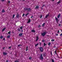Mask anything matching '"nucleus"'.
I'll return each instance as SVG.
<instances>
[{"label": "nucleus", "mask_w": 62, "mask_h": 62, "mask_svg": "<svg viewBox=\"0 0 62 62\" xmlns=\"http://www.w3.org/2000/svg\"><path fill=\"white\" fill-rule=\"evenodd\" d=\"M45 6V5H43V6H42V7H44Z\"/></svg>", "instance_id": "58836bf2"}, {"label": "nucleus", "mask_w": 62, "mask_h": 62, "mask_svg": "<svg viewBox=\"0 0 62 62\" xmlns=\"http://www.w3.org/2000/svg\"><path fill=\"white\" fill-rule=\"evenodd\" d=\"M36 41H38V39H39V37H36Z\"/></svg>", "instance_id": "4468645a"}, {"label": "nucleus", "mask_w": 62, "mask_h": 62, "mask_svg": "<svg viewBox=\"0 0 62 62\" xmlns=\"http://www.w3.org/2000/svg\"><path fill=\"white\" fill-rule=\"evenodd\" d=\"M43 56H46V54L45 53H44L43 54Z\"/></svg>", "instance_id": "f3484780"}, {"label": "nucleus", "mask_w": 62, "mask_h": 62, "mask_svg": "<svg viewBox=\"0 0 62 62\" xmlns=\"http://www.w3.org/2000/svg\"><path fill=\"white\" fill-rule=\"evenodd\" d=\"M3 40H5V38H3Z\"/></svg>", "instance_id": "de8ad7c7"}, {"label": "nucleus", "mask_w": 62, "mask_h": 62, "mask_svg": "<svg viewBox=\"0 0 62 62\" xmlns=\"http://www.w3.org/2000/svg\"><path fill=\"white\" fill-rule=\"evenodd\" d=\"M62 36V33L60 35V37H61V36Z\"/></svg>", "instance_id": "79ce46f5"}, {"label": "nucleus", "mask_w": 62, "mask_h": 62, "mask_svg": "<svg viewBox=\"0 0 62 62\" xmlns=\"http://www.w3.org/2000/svg\"><path fill=\"white\" fill-rule=\"evenodd\" d=\"M56 36H58V34H56Z\"/></svg>", "instance_id": "bf43d9fd"}, {"label": "nucleus", "mask_w": 62, "mask_h": 62, "mask_svg": "<svg viewBox=\"0 0 62 62\" xmlns=\"http://www.w3.org/2000/svg\"><path fill=\"white\" fill-rule=\"evenodd\" d=\"M8 3H10V1H8Z\"/></svg>", "instance_id": "4d7b16f0"}, {"label": "nucleus", "mask_w": 62, "mask_h": 62, "mask_svg": "<svg viewBox=\"0 0 62 62\" xmlns=\"http://www.w3.org/2000/svg\"><path fill=\"white\" fill-rule=\"evenodd\" d=\"M31 31L32 32H34V33H35V31L34 30H32Z\"/></svg>", "instance_id": "2eb2a0df"}, {"label": "nucleus", "mask_w": 62, "mask_h": 62, "mask_svg": "<svg viewBox=\"0 0 62 62\" xmlns=\"http://www.w3.org/2000/svg\"><path fill=\"white\" fill-rule=\"evenodd\" d=\"M56 50H55V53H56Z\"/></svg>", "instance_id": "6e6d98bb"}, {"label": "nucleus", "mask_w": 62, "mask_h": 62, "mask_svg": "<svg viewBox=\"0 0 62 62\" xmlns=\"http://www.w3.org/2000/svg\"><path fill=\"white\" fill-rule=\"evenodd\" d=\"M3 54L4 55H7V54H8V53H5V52H3Z\"/></svg>", "instance_id": "39448f33"}, {"label": "nucleus", "mask_w": 62, "mask_h": 62, "mask_svg": "<svg viewBox=\"0 0 62 62\" xmlns=\"http://www.w3.org/2000/svg\"><path fill=\"white\" fill-rule=\"evenodd\" d=\"M45 41V40L44 39H43L42 40V42H44Z\"/></svg>", "instance_id": "4c0bfd02"}, {"label": "nucleus", "mask_w": 62, "mask_h": 62, "mask_svg": "<svg viewBox=\"0 0 62 62\" xmlns=\"http://www.w3.org/2000/svg\"><path fill=\"white\" fill-rule=\"evenodd\" d=\"M11 48V46L9 47L8 49H10Z\"/></svg>", "instance_id": "a19ab883"}, {"label": "nucleus", "mask_w": 62, "mask_h": 62, "mask_svg": "<svg viewBox=\"0 0 62 62\" xmlns=\"http://www.w3.org/2000/svg\"><path fill=\"white\" fill-rule=\"evenodd\" d=\"M7 38L9 39V38H10V36L8 35L7 36Z\"/></svg>", "instance_id": "5701e85b"}, {"label": "nucleus", "mask_w": 62, "mask_h": 62, "mask_svg": "<svg viewBox=\"0 0 62 62\" xmlns=\"http://www.w3.org/2000/svg\"><path fill=\"white\" fill-rule=\"evenodd\" d=\"M42 17V15H41L40 17V18H41Z\"/></svg>", "instance_id": "a878e982"}, {"label": "nucleus", "mask_w": 62, "mask_h": 62, "mask_svg": "<svg viewBox=\"0 0 62 62\" xmlns=\"http://www.w3.org/2000/svg\"><path fill=\"white\" fill-rule=\"evenodd\" d=\"M28 14H29V13H28L27 14H26L25 15L26 16H27V15H28Z\"/></svg>", "instance_id": "c85d7f7f"}, {"label": "nucleus", "mask_w": 62, "mask_h": 62, "mask_svg": "<svg viewBox=\"0 0 62 62\" xmlns=\"http://www.w3.org/2000/svg\"><path fill=\"white\" fill-rule=\"evenodd\" d=\"M5 0H1V1H2V2H4Z\"/></svg>", "instance_id": "a18cd8bd"}, {"label": "nucleus", "mask_w": 62, "mask_h": 62, "mask_svg": "<svg viewBox=\"0 0 62 62\" xmlns=\"http://www.w3.org/2000/svg\"><path fill=\"white\" fill-rule=\"evenodd\" d=\"M40 44L39 45L40 46H41V43H40V42H39Z\"/></svg>", "instance_id": "e433bc0d"}, {"label": "nucleus", "mask_w": 62, "mask_h": 62, "mask_svg": "<svg viewBox=\"0 0 62 62\" xmlns=\"http://www.w3.org/2000/svg\"><path fill=\"white\" fill-rule=\"evenodd\" d=\"M55 54H56V52L55 53Z\"/></svg>", "instance_id": "0e129e2a"}, {"label": "nucleus", "mask_w": 62, "mask_h": 62, "mask_svg": "<svg viewBox=\"0 0 62 62\" xmlns=\"http://www.w3.org/2000/svg\"><path fill=\"white\" fill-rule=\"evenodd\" d=\"M1 12H2L3 13H4V12H5V10H4V9H2V10Z\"/></svg>", "instance_id": "ddd939ff"}, {"label": "nucleus", "mask_w": 62, "mask_h": 62, "mask_svg": "<svg viewBox=\"0 0 62 62\" xmlns=\"http://www.w3.org/2000/svg\"><path fill=\"white\" fill-rule=\"evenodd\" d=\"M39 49L41 52H43V49L42 47H40Z\"/></svg>", "instance_id": "20e7f679"}, {"label": "nucleus", "mask_w": 62, "mask_h": 62, "mask_svg": "<svg viewBox=\"0 0 62 62\" xmlns=\"http://www.w3.org/2000/svg\"><path fill=\"white\" fill-rule=\"evenodd\" d=\"M46 45V44L45 43H44V46H46V45Z\"/></svg>", "instance_id": "412c9836"}, {"label": "nucleus", "mask_w": 62, "mask_h": 62, "mask_svg": "<svg viewBox=\"0 0 62 62\" xmlns=\"http://www.w3.org/2000/svg\"><path fill=\"white\" fill-rule=\"evenodd\" d=\"M50 54H51V55H52V52H50Z\"/></svg>", "instance_id": "c03bdc74"}, {"label": "nucleus", "mask_w": 62, "mask_h": 62, "mask_svg": "<svg viewBox=\"0 0 62 62\" xmlns=\"http://www.w3.org/2000/svg\"><path fill=\"white\" fill-rule=\"evenodd\" d=\"M53 1H54V0H52Z\"/></svg>", "instance_id": "680f3d73"}, {"label": "nucleus", "mask_w": 62, "mask_h": 62, "mask_svg": "<svg viewBox=\"0 0 62 62\" xmlns=\"http://www.w3.org/2000/svg\"><path fill=\"white\" fill-rule=\"evenodd\" d=\"M6 62H8V61L7 60V61H6Z\"/></svg>", "instance_id": "603ef678"}, {"label": "nucleus", "mask_w": 62, "mask_h": 62, "mask_svg": "<svg viewBox=\"0 0 62 62\" xmlns=\"http://www.w3.org/2000/svg\"><path fill=\"white\" fill-rule=\"evenodd\" d=\"M41 26L40 25H39V26H38V27H40Z\"/></svg>", "instance_id": "8fccbe9b"}, {"label": "nucleus", "mask_w": 62, "mask_h": 62, "mask_svg": "<svg viewBox=\"0 0 62 62\" xmlns=\"http://www.w3.org/2000/svg\"><path fill=\"white\" fill-rule=\"evenodd\" d=\"M49 14H48L47 15H46V16L45 18H47L48 16H49Z\"/></svg>", "instance_id": "6e6552de"}, {"label": "nucleus", "mask_w": 62, "mask_h": 62, "mask_svg": "<svg viewBox=\"0 0 62 62\" xmlns=\"http://www.w3.org/2000/svg\"><path fill=\"white\" fill-rule=\"evenodd\" d=\"M24 10H27L28 11H31V8H24Z\"/></svg>", "instance_id": "f03ea898"}, {"label": "nucleus", "mask_w": 62, "mask_h": 62, "mask_svg": "<svg viewBox=\"0 0 62 62\" xmlns=\"http://www.w3.org/2000/svg\"><path fill=\"white\" fill-rule=\"evenodd\" d=\"M23 1H25V0H23Z\"/></svg>", "instance_id": "69168bd1"}, {"label": "nucleus", "mask_w": 62, "mask_h": 62, "mask_svg": "<svg viewBox=\"0 0 62 62\" xmlns=\"http://www.w3.org/2000/svg\"><path fill=\"white\" fill-rule=\"evenodd\" d=\"M31 22V20H30V19H29V20L28 21V22H27V23H30V22Z\"/></svg>", "instance_id": "423d86ee"}, {"label": "nucleus", "mask_w": 62, "mask_h": 62, "mask_svg": "<svg viewBox=\"0 0 62 62\" xmlns=\"http://www.w3.org/2000/svg\"><path fill=\"white\" fill-rule=\"evenodd\" d=\"M16 55H17V54H15V56L17 57V56Z\"/></svg>", "instance_id": "ea45409f"}, {"label": "nucleus", "mask_w": 62, "mask_h": 62, "mask_svg": "<svg viewBox=\"0 0 62 62\" xmlns=\"http://www.w3.org/2000/svg\"><path fill=\"white\" fill-rule=\"evenodd\" d=\"M29 59H32V57H30L29 58Z\"/></svg>", "instance_id": "7c9ffc66"}, {"label": "nucleus", "mask_w": 62, "mask_h": 62, "mask_svg": "<svg viewBox=\"0 0 62 62\" xmlns=\"http://www.w3.org/2000/svg\"><path fill=\"white\" fill-rule=\"evenodd\" d=\"M56 47L55 46H54V48H55Z\"/></svg>", "instance_id": "e2e57ef3"}, {"label": "nucleus", "mask_w": 62, "mask_h": 62, "mask_svg": "<svg viewBox=\"0 0 62 62\" xmlns=\"http://www.w3.org/2000/svg\"><path fill=\"white\" fill-rule=\"evenodd\" d=\"M17 30L18 31H21V30H20V29L18 28V29H17Z\"/></svg>", "instance_id": "b1692460"}, {"label": "nucleus", "mask_w": 62, "mask_h": 62, "mask_svg": "<svg viewBox=\"0 0 62 62\" xmlns=\"http://www.w3.org/2000/svg\"><path fill=\"white\" fill-rule=\"evenodd\" d=\"M57 33H59V31H58Z\"/></svg>", "instance_id": "3c124183"}, {"label": "nucleus", "mask_w": 62, "mask_h": 62, "mask_svg": "<svg viewBox=\"0 0 62 62\" xmlns=\"http://www.w3.org/2000/svg\"><path fill=\"white\" fill-rule=\"evenodd\" d=\"M20 29H21V30L22 29L23 27L21 26V27H20Z\"/></svg>", "instance_id": "cd10ccee"}, {"label": "nucleus", "mask_w": 62, "mask_h": 62, "mask_svg": "<svg viewBox=\"0 0 62 62\" xmlns=\"http://www.w3.org/2000/svg\"><path fill=\"white\" fill-rule=\"evenodd\" d=\"M60 25H61V24H59V26H60Z\"/></svg>", "instance_id": "09e8293b"}, {"label": "nucleus", "mask_w": 62, "mask_h": 62, "mask_svg": "<svg viewBox=\"0 0 62 62\" xmlns=\"http://www.w3.org/2000/svg\"><path fill=\"white\" fill-rule=\"evenodd\" d=\"M45 23H44L42 24V27H43L44 26V25H45Z\"/></svg>", "instance_id": "f8f14e48"}, {"label": "nucleus", "mask_w": 62, "mask_h": 62, "mask_svg": "<svg viewBox=\"0 0 62 62\" xmlns=\"http://www.w3.org/2000/svg\"><path fill=\"white\" fill-rule=\"evenodd\" d=\"M22 35H23V34L22 33H20L19 35V36H22Z\"/></svg>", "instance_id": "9b49d317"}, {"label": "nucleus", "mask_w": 62, "mask_h": 62, "mask_svg": "<svg viewBox=\"0 0 62 62\" xmlns=\"http://www.w3.org/2000/svg\"><path fill=\"white\" fill-rule=\"evenodd\" d=\"M24 16V14H23L22 16L23 17V16Z\"/></svg>", "instance_id": "37998d69"}, {"label": "nucleus", "mask_w": 62, "mask_h": 62, "mask_svg": "<svg viewBox=\"0 0 62 62\" xmlns=\"http://www.w3.org/2000/svg\"><path fill=\"white\" fill-rule=\"evenodd\" d=\"M55 20H57V18L56 17H55Z\"/></svg>", "instance_id": "49530a36"}, {"label": "nucleus", "mask_w": 62, "mask_h": 62, "mask_svg": "<svg viewBox=\"0 0 62 62\" xmlns=\"http://www.w3.org/2000/svg\"><path fill=\"white\" fill-rule=\"evenodd\" d=\"M15 62H19V61L17 60H16V61H15Z\"/></svg>", "instance_id": "4be33fe9"}, {"label": "nucleus", "mask_w": 62, "mask_h": 62, "mask_svg": "<svg viewBox=\"0 0 62 62\" xmlns=\"http://www.w3.org/2000/svg\"><path fill=\"white\" fill-rule=\"evenodd\" d=\"M18 47H20V46H22L21 45H18Z\"/></svg>", "instance_id": "bb28decb"}, {"label": "nucleus", "mask_w": 62, "mask_h": 62, "mask_svg": "<svg viewBox=\"0 0 62 62\" xmlns=\"http://www.w3.org/2000/svg\"><path fill=\"white\" fill-rule=\"evenodd\" d=\"M8 34H10V31H9V32H8Z\"/></svg>", "instance_id": "c9c22d12"}, {"label": "nucleus", "mask_w": 62, "mask_h": 62, "mask_svg": "<svg viewBox=\"0 0 62 62\" xmlns=\"http://www.w3.org/2000/svg\"><path fill=\"white\" fill-rule=\"evenodd\" d=\"M56 20L57 22V23H58V19H56Z\"/></svg>", "instance_id": "473e14b6"}, {"label": "nucleus", "mask_w": 62, "mask_h": 62, "mask_svg": "<svg viewBox=\"0 0 62 62\" xmlns=\"http://www.w3.org/2000/svg\"><path fill=\"white\" fill-rule=\"evenodd\" d=\"M21 31V32H23V30H22Z\"/></svg>", "instance_id": "13d9d810"}, {"label": "nucleus", "mask_w": 62, "mask_h": 62, "mask_svg": "<svg viewBox=\"0 0 62 62\" xmlns=\"http://www.w3.org/2000/svg\"><path fill=\"white\" fill-rule=\"evenodd\" d=\"M31 18H33V16H32L31 17Z\"/></svg>", "instance_id": "864d4df0"}, {"label": "nucleus", "mask_w": 62, "mask_h": 62, "mask_svg": "<svg viewBox=\"0 0 62 62\" xmlns=\"http://www.w3.org/2000/svg\"><path fill=\"white\" fill-rule=\"evenodd\" d=\"M19 16H20L19 15V14H17V16H16V17H17V18H19Z\"/></svg>", "instance_id": "0eeeda50"}, {"label": "nucleus", "mask_w": 62, "mask_h": 62, "mask_svg": "<svg viewBox=\"0 0 62 62\" xmlns=\"http://www.w3.org/2000/svg\"><path fill=\"white\" fill-rule=\"evenodd\" d=\"M15 16V15H14L13 16V18H14V16Z\"/></svg>", "instance_id": "393cba45"}, {"label": "nucleus", "mask_w": 62, "mask_h": 62, "mask_svg": "<svg viewBox=\"0 0 62 62\" xmlns=\"http://www.w3.org/2000/svg\"><path fill=\"white\" fill-rule=\"evenodd\" d=\"M28 46H27L26 47V51H28Z\"/></svg>", "instance_id": "9d476101"}, {"label": "nucleus", "mask_w": 62, "mask_h": 62, "mask_svg": "<svg viewBox=\"0 0 62 62\" xmlns=\"http://www.w3.org/2000/svg\"><path fill=\"white\" fill-rule=\"evenodd\" d=\"M38 45H39V43H37V44L35 45V47H37Z\"/></svg>", "instance_id": "a211bd4d"}, {"label": "nucleus", "mask_w": 62, "mask_h": 62, "mask_svg": "<svg viewBox=\"0 0 62 62\" xmlns=\"http://www.w3.org/2000/svg\"><path fill=\"white\" fill-rule=\"evenodd\" d=\"M36 9H37L38 8H39V6H37L36 7Z\"/></svg>", "instance_id": "aec40b11"}, {"label": "nucleus", "mask_w": 62, "mask_h": 62, "mask_svg": "<svg viewBox=\"0 0 62 62\" xmlns=\"http://www.w3.org/2000/svg\"><path fill=\"white\" fill-rule=\"evenodd\" d=\"M60 14H59L58 15V18H59V17H60Z\"/></svg>", "instance_id": "dca6fc26"}, {"label": "nucleus", "mask_w": 62, "mask_h": 62, "mask_svg": "<svg viewBox=\"0 0 62 62\" xmlns=\"http://www.w3.org/2000/svg\"><path fill=\"white\" fill-rule=\"evenodd\" d=\"M3 36H0V38L1 39H3Z\"/></svg>", "instance_id": "6ab92c4d"}, {"label": "nucleus", "mask_w": 62, "mask_h": 62, "mask_svg": "<svg viewBox=\"0 0 62 62\" xmlns=\"http://www.w3.org/2000/svg\"><path fill=\"white\" fill-rule=\"evenodd\" d=\"M52 62H54V60L53 59H52Z\"/></svg>", "instance_id": "2f4dec72"}, {"label": "nucleus", "mask_w": 62, "mask_h": 62, "mask_svg": "<svg viewBox=\"0 0 62 62\" xmlns=\"http://www.w3.org/2000/svg\"><path fill=\"white\" fill-rule=\"evenodd\" d=\"M50 44H51V43H50V42H49V43H48V45H50Z\"/></svg>", "instance_id": "c756f323"}, {"label": "nucleus", "mask_w": 62, "mask_h": 62, "mask_svg": "<svg viewBox=\"0 0 62 62\" xmlns=\"http://www.w3.org/2000/svg\"><path fill=\"white\" fill-rule=\"evenodd\" d=\"M24 39V40H25V39Z\"/></svg>", "instance_id": "774afa93"}, {"label": "nucleus", "mask_w": 62, "mask_h": 62, "mask_svg": "<svg viewBox=\"0 0 62 62\" xmlns=\"http://www.w3.org/2000/svg\"><path fill=\"white\" fill-rule=\"evenodd\" d=\"M47 37H48V36L49 37V36H49V35H47Z\"/></svg>", "instance_id": "052dcab7"}, {"label": "nucleus", "mask_w": 62, "mask_h": 62, "mask_svg": "<svg viewBox=\"0 0 62 62\" xmlns=\"http://www.w3.org/2000/svg\"><path fill=\"white\" fill-rule=\"evenodd\" d=\"M61 3V2L60 1H59L57 2L58 4H59V3Z\"/></svg>", "instance_id": "f704fd0d"}, {"label": "nucleus", "mask_w": 62, "mask_h": 62, "mask_svg": "<svg viewBox=\"0 0 62 62\" xmlns=\"http://www.w3.org/2000/svg\"><path fill=\"white\" fill-rule=\"evenodd\" d=\"M3 50H4V49H5V47H3Z\"/></svg>", "instance_id": "5fc2aeb1"}, {"label": "nucleus", "mask_w": 62, "mask_h": 62, "mask_svg": "<svg viewBox=\"0 0 62 62\" xmlns=\"http://www.w3.org/2000/svg\"><path fill=\"white\" fill-rule=\"evenodd\" d=\"M39 59L40 60H42H42L43 59V57L42 56V54H41L40 55L39 57Z\"/></svg>", "instance_id": "f257e3e1"}, {"label": "nucleus", "mask_w": 62, "mask_h": 62, "mask_svg": "<svg viewBox=\"0 0 62 62\" xmlns=\"http://www.w3.org/2000/svg\"><path fill=\"white\" fill-rule=\"evenodd\" d=\"M54 41V39H52V40H51V41Z\"/></svg>", "instance_id": "72a5a7b5"}, {"label": "nucleus", "mask_w": 62, "mask_h": 62, "mask_svg": "<svg viewBox=\"0 0 62 62\" xmlns=\"http://www.w3.org/2000/svg\"><path fill=\"white\" fill-rule=\"evenodd\" d=\"M61 31H62V30H61Z\"/></svg>", "instance_id": "338daca9"}, {"label": "nucleus", "mask_w": 62, "mask_h": 62, "mask_svg": "<svg viewBox=\"0 0 62 62\" xmlns=\"http://www.w3.org/2000/svg\"><path fill=\"white\" fill-rule=\"evenodd\" d=\"M6 27L4 28V29L2 30V32H3V31H5V30H6Z\"/></svg>", "instance_id": "1a4fd4ad"}, {"label": "nucleus", "mask_w": 62, "mask_h": 62, "mask_svg": "<svg viewBox=\"0 0 62 62\" xmlns=\"http://www.w3.org/2000/svg\"><path fill=\"white\" fill-rule=\"evenodd\" d=\"M46 34V32H44L43 33H41V34L43 37H44V36H45Z\"/></svg>", "instance_id": "7ed1b4c3"}]
</instances>
